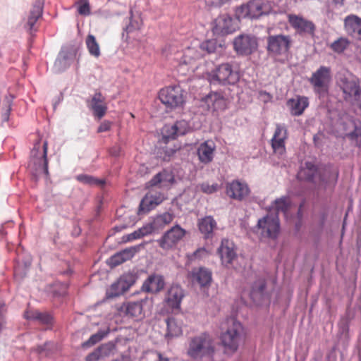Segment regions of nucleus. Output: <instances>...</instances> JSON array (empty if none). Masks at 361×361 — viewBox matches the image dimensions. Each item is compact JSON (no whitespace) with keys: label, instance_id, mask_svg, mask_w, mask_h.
Wrapping results in <instances>:
<instances>
[{"label":"nucleus","instance_id":"nucleus-1","mask_svg":"<svg viewBox=\"0 0 361 361\" xmlns=\"http://www.w3.org/2000/svg\"><path fill=\"white\" fill-rule=\"evenodd\" d=\"M292 39L290 35L283 34H269L266 37L267 55L275 61L284 63L288 59Z\"/></svg>","mask_w":361,"mask_h":361},{"label":"nucleus","instance_id":"nucleus-2","mask_svg":"<svg viewBox=\"0 0 361 361\" xmlns=\"http://www.w3.org/2000/svg\"><path fill=\"white\" fill-rule=\"evenodd\" d=\"M214 353L213 341L207 332L192 337L189 341L186 352L187 355L193 360H201L204 357L212 355Z\"/></svg>","mask_w":361,"mask_h":361},{"label":"nucleus","instance_id":"nucleus-3","mask_svg":"<svg viewBox=\"0 0 361 361\" xmlns=\"http://www.w3.org/2000/svg\"><path fill=\"white\" fill-rule=\"evenodd\" d=\"M228 326L221 336V341L226 352H235L243 339V327L235 318L227 320Z\"/></svg>","mask_w":361,"mask_h":361},{"label":"nucleus","instance_id":"nucleus-4","mask_svg":"<svg viewBox=\"0 0 361 361\" xmlns=\"http://www.w3.org/2000/svg\"><path fill=\"white\" fill-rule=\"evenodd\" d=\"M240 79L237 70L233 69L230 63H224L217 66L208 74V80L214 85H234Z\"/></svg>","mask_w":361,"mask_h":361},{"label":"nucleus","instance_id":"nucleus-5","mask_svg":"<svg viewBox=\"0 0 361 361\" xmlns=\"http://www.w3.org/2000/svg\"><path fill=\"white\" fill-rule=\"evenodd\" d=\"M269 6L264 0H250L235 9V16L238 20H256L269 13Z\"/></svg>","mask_w":361,"mask_h":361},{"label":"nucleus","instance_id":"nucleus-6","mask_svg":"<svg viewBox=\"0 0 361 361\" xmlns=\"http://www.w3.org/2000/svg\"><path fill=\"white\" fill-rule=\"evenodd\" d=\"M331 80V68L324 66H321L312 74L309 79L314 93L318 94L319 97H324L327 95Z\"/></svg>","mask_w":361,"mask_h":361},{"label":"nucleus","instance_id":"nucleus-7","mask_svg":"<svg viewBox=\"0 0 361 361\" xmlns=\"http://www.w3.org/2000/svg\"><path fill=\"white\" fill-rule=\"evenodd\" d=\"M233 50L238 55L249 56L258 48L257 38L250 34H240L233 41Z\"/></svg>","mask_w":361,"mask_h":361},{"label":"nucleus","instance_id":"nucleus-8","mask_svg":"<svg viewBox=\"0 0 361 361\" xmlns=\"http://www.w3.org/2000/svg\"><path fill=\"white\" fill-rule=\"evenodd\" d=\"M159 98L166 107L174 109L184 103L183 90L180 86H171L163 88L159 93Z\"/></svg>","mask_w":361,"mask_h":361},{"label":"nucleus","instance_id":"nucleus-9","mask_svg":"<svg viewBox=\"0 0 361 361\" xmlns=\"http://www.w3.org/2000/svg\"><path fill=\"white\" fill-rule=\"evenodd\" d=\"M136 279V276L132 273L122 275L106 290V297L113 298L123 294L135 283Z\"/></svg>","mask_w":361,"mask_h":361},{"label":"nucleus","instance_id":"nucleus-10","mask_svg":"<svg viewBox=\"0 0 361 361\" xmlns=\"http://www.w3.org/2000/svg\"><path fill=\"white\" fill-rule=\"evenodd\" d=\"M185 230L176 224L165 232L157 242L161 248L168 250L176 245L185 236Z\"/></svg>","mask_w":361,"mask_h":361},{"label":"nucleus","instance_id":"nucleus-11","mask_svg":"<svg viewBox=\"0 0 361 361\" xmlns=\"http://www.w3.org/2000/svg\"><path fill=\"white\" fill-rule=\"evenodd\" d=\"M257 227L262 228V233L267 237L276 239L278 237L280 224L277 215H266L257 221Z\"/></svg>","mask_w":361,"mask_h":361},{"label":"nucleus","instance_id":"nucleus-12","mask_svg":"<svg viewBox=\"0 0 361 361\" xmlns=\"http://www.w3.org/2000/svg\"><path fill=\"white\" fill-rule=\"evenodd\" d=\"M236 25L233 18L226 13L219 16L214 22L213 32L217 35H226L235 31Z\"/></svg>","mask_w":361,"mask_h":361},{"label":"nucleus","instance_id":"nucleus-13","mask_svg":"<svg viewBox=\"0 0 361 361\" xmlns=\"http://www.w3.org/2000/svg\"><path fill=\"white\" fill-rule=\"evenodd\" d=\"M188 278L193 285H197L201 288H208L212 283V273L204 267H195L189 272Z\"/></svg>","mask_w":361,"mask_h":361},{"label":"nucleus","instance_id":"nucleus-14","mask_svg":"<svg viewBox=\"0 0 361 361\" xmlns=\"http://www.w3.org/2000/svg\"><path fill=\"white\" fill-rule=\"evenodd\" d=\"M76 57V51L72 47H63L58 54L54 62L55 72L65 71L74 61Z\"/></svg>","mask_w":361,"mask_h":361},{"label":"nucleus","instance_id":"nucleus-15","mask_svg":"<svg viewBox=\"0 0 361 361\" xmlns=\"http://www.w3.org/2000/svg\"><path fill=\"white\" fill-rule=\"evenodd\" d=\"M226 192L230 198L242 201L249 195L250 190L245 182L234 180L226 184Z\"/></svg>","mask_w":361,"mask_h":361},{"label":"nucleus","instance_id":"nucleus-16","mask_svg":"<svg viewBox=\"0 0 361 361\" xmlns=\"http://www.w3.org/2000/svg\"><path fill=\"white\" fill-rule=\"evenodd\" d=\"M165 286V280L162 275L152 273L144 281L142 290L144 292L156 294L161 291Z\"/></svg>","mask_w":361,"mask_h":361},{"label":"nucleus","instance_id":"nucleus-17","mask_svg":"<svg viewBox=\"0 0 361 361\" xmlns=\"http://www.w3.org/2000/svg\"><path fill=\"white\" fill-rule=\"evenodd\" d=\"M87 107L92 111L94 116L101 119L107 111L105 97L101 92H95L91 99L87 100Z\"/></svg>","mask_w":361,"mask_h":361},{"label":"nucleus","instance_id":"nucleus-18","mask_svg":"<svg viewBox=\"0 0 361 361\" xmlns=\"http://www.w3.org/2000/svg\"><path fill=\"white\" fill-rule=\"evenodd\" d=\"M223 264H231L237 257L235 246L233 241L228 239H223L217 250Z\"/></svg>","mask_w":361,"mask_h":361},{"label":"nucleus","instance_id":"nucleus-19","mask_svg":"<svg viewBox=\"0 0 361 361\" xmlns=\"http://www.w3.org/2000/svg\"><path fill=\"white\" fill-rule=\"evenodd\" d=\"M288 21L297 33L300 35H313L314 32L315 26L312 21L295 15H290Z\"/></svg>","mask_w":361,"mask_h":361},{"label":"nucleus","instance_id":"nucleus-20","mask_svg":"<svg viewBox=\"0 0 361 361\" xmlns=\"http://www.w3.org/2000/svg\"><path fill=\"white\" fill-rule=\"evenodd\" d=\"M202 106H207L208 111H217L226 108V101L221 93L211 92L202 99Z\"/></svg>","mask_w":361,"mask_h":361},{"label":"nucleus","instance_id":"nucleus-21","mask_svg":"<svg viewBox=\"0 0 361 361\" xmlns=\"http://www.w3.org/2000/svg\"><path fill=\"white\" fill-rule=\"evenodd\" d=\"M287 138V130L281 124H277L274 134L271 140V147L275 153L283 155L286 152L285 140Z\"/></svg>","mask_w":361,"mask_h":361},{"label":"nucleus","instance_id":"nucleus-22","mask_svg":"<svg viewBox=\"0 0 361 361\" xmlns=\"http://www.w3.org/2000/svg\"><path fill=\"white\" fill-rule=\"evenodd\" d=\"M319 185L326 190L335 187L338 178V171L332 167H326L322 171L319 173Z\"/></svg>","mask_w":361,"mask_h":361},{"label":"nucleus","instance_id":"nucleus-23","mask_svg":"<svg viewBox=\"0 0 361 361\" xmlns=\"http://www.w3.org/2000/svg\"><path fill=\"white\" fill-rule=\"evenodd\" d=\"M340 87L345 95V99L351 100L354 102L358 95L360 87L355 79L344 78L341 79Z\"/></svg>","mask_w":361,"mask_h":361},{"label":"nucleus","instance_id":"nucleus-24","mask_svg":"<svg viewBox=\"0 0 361 361\" xmlns=\"http://www.w3.org/2000/svg\"><path fill=\"white\" fill-rule=\"evenodd\" d=\"M189 130V123L185 120H179L173 125L164 127V137L174 140L178 136L185 135Z\"/></svg>","mask_w":361,"mask_h":361},{"label":"nucleus","instance_id":"nucleus-25","mask_svg":"<svg viewBox=\"0 0 361 361\" xmlns=\"http://www.w3.org/2000/svg\"><path fill=\"white\" fill-rule=\"evenodd\" d=\"M216 145L212 140H207L202 142L197 147V154L199 161L208 164L213 161Z\"/></svg>","mask_w":361,"mask_h":361},{"label":"nucleus","instance_id":"nucleus-26","mask_svg":"<svg viewBox=\"0 0 361 361\" xmlns=\"http://www.w3.org/2000/svg\"><path fill=\"white\" fill-rule=\"evenodd\" d=\"M345 32L352 37L361 41V18L349 15L344 19Z\"/></svg>","mask_w":361,"mask_h":361},{"label":"nucleus","instance_id":"nucleus-27","mask_svg":"<svg viewBox=\"0 0 361 361\" xmlns=\"http://www.w3.org/2000/svg\"><path fill=\"white\" fill-rule=\"evenodd\" d=\"M149 302L147 297L137 301L128 302L124 304L121 307L126 316L130 318H141L142 314L143 306Z\"/></svg>","mask_w":361,"mask_h":361},{"label":"nucleus","instance_id":"nucleus-28","mask_svg":"<svg viewBox=\"0 0 361 361\" xmlns=\"http://www.w3.org/2000/svg\"><path fill=\"white\" fill-rule=\"evenodd\" d=\"M184 297V290L179 285H172L167 291L165 301L169 307L178 309Z\"/></svg>","mask_w":361,"mask_h":361},{"label":"nucleus","instance_id":"nucleus-29","mask_svg":"<svg viewBox=\"0 0 361 361\" xmlns=\"http://www.w3.org/2000/svg\"><path fill=\"white\" fill-rule=\"evenodd\" d=\"M287 106L290 109L292 116H299L302 115L309 106V99L305 96H296L295 98L289 99Z\"/></svg>","mask_w":361,"mask_h":361},{"label":"nucleus","instance_id":"nucleus-30","mask_svg":"<svg viewBox=\"0 0 361 361\" xmlns=\"http://www.w3.org/2000/svg\"><path fill=\"white\" fill-rule=\"evenodd\" d=\"M162 201L163 197L160 195L147 194L140 203L138 214L147 213L161 204Z\"/></svg>","mask_w":361,"mask_h":361},{"label":"nucleus","instance_id":"nucleus-31","mask_svg":"<svg viewBox=\"0 0 361 361\" xmlns=\"http://www.w3.org/2000/svg\"><path fill=\"white\" fill-rule=\"evenodd\" d=\"M216 228V222L212 216H207L198 221L199 231L206 239L213 237L214 230Z\"/></svg>","mask_w":361,"mask_h":361},{"label":"nucleus","instance_id":"nucleus-32","mask_svg":"<svg viewBox=\"0 0 361 361\" xmlns=\"http://www.w3.org/2000/svg\"><path fill=\"white\" fill-rule=\"evenodd\" d=\"M317 166L312 162L307 161L298 173V177L308 182L314 183L315 178L319 176Z\"/></svg>","mask_w":361,"mask_h":361},{"label":"nucleus","instance_id":"nucleus-33","mask_svg":"<svg viewBox=\"0 0 361 361\" xmlns=\"http://www.w3.org/2000/svg\"><path fill=\"white\" fill-rule=\"evenodd\" d=\"M267 283L264 279H258L252 285L250 297L256 303H259L264 294Z\"/></svg>","mask_w":361,"mask_h":361},{"label":"nucleus","instance_id":"nucleus-34","mask_svg":"<svg viewBox=\"0 0 361 361\" xmlns=\"http://www.w3.org/2000/svg\"><path fill=\"white\" fill-rule=\"evenodd\" d=\"M47 142H44L43 144V154L42 158L35 159L34 164L37 166L35 169L34 175L37 176L40 174L49 175L48 171V160L47 158Z\"/></svg>","mask_w":361,"mask_h":361},{"label":"nucleus","instance_id":"nucleus-35","mask_svg":"<svg viewBox=\"0 0 361 361\" xmlns=\"http://www.w3.org/2000/svg\"><path fill=\"white\" fill-rule=\"evenodd\" d=\"M43 11V4L38 1L33 5L27 22V27L29 30H32L37 21L42 17Z\"/></svg>","mask_w":361,"mask_h":361},{"label":"nucleus","instance_id":"nucleus-36","mask_svg":"<svg viewBox=\"0 0 361 361\" xmlns=\"http://www.w3.org/2000/svg\"><path fill=\"white\" fill-rule=\"evenodd\" d=\"M25 317L27 319L36 320L39 323L46 325H51L53 323L54 318L52 315L48 312H41L39 311L26 312Z\"/></svg>","mask_w":361,"mask_h":361},{"label":"nucleus","instance_id":"nucleus-37","mask_svg":"<svg viewBox=\"0 0 361 361\" xmlns=\"http://www.w3.org/2000/svg\"><path fill=\"white\" fill-rule=\"evenodd\" d=\"M167 331L165 337L168 340L177 337L182 334L181 326L178 324L176 319L173 317H169L166 319Z\"/></svg>","mask_w":361,"mask_h":361},{"label":"nucleus","instance_id":"nucleus-38","mask_svg":"<svg viewBox=\"0 0 361 361\" xmlns=\"http://www.w3.org/2000/svg\"><path fill=\"white\" fill-rule=\"evenodd\" d=\"M109 333V329H100L97 333L92 334L88 340L83 342L82 343V347L83 348H88L94 345L97 344L99 341H101L104 338H105Z\"/></svg>","mask_w":361,"mask_h":361},{"label":"nucleus","instance_id":"nucleus-39","mask_svg":"<svg viewBox=\"0 0 361 361\" xmlns=\"http://www.w3.org/2000/svg\"><path fill=\"white\" fill-rule=\"evenodd\" d=\"M85 44L90 54L98 58L101 55L100 47L94 35L89 34L85 39Z\"/></svg>","mask_w":361,"mask_h":361},{"label":"nucleus","instance_id":"nucleus-40","mask_svg":"<svg viewBox=\"0 0 361 361\" xmlns=\"http://www.w3.org/2000/svg\"><path fill=\"white\" fill-rule=\"evenodd\" d=\"M222 45L219 43L217 39H212L202 42L200 44V50L205 54H212L221 49Z\"/></svg>","mask_w":361,"mask_h":361},{"label":"nucleus","instance_id":"nucleus-41","mask_svg":"<svg viewBox=\"0 0 361 361\" xmlns=\"http://www.w3.org/2000/svg\"><path fill=\"white\" fill-rule=\"evenodd\" d=\"M107 345H102L95 348L92 353H89L86 358V361H98L99 359L108 355Z\"/></svg>","mask_w":361,"mask_h":361},{"label":"nucleus","instance_id":"nucleus-42","mask_svg":"<svg viewBox=\"0 0 361 361\" xmlns=\"http://www.w3.org/2000/svg\"><path fill=\"white\" fill-rule=\"evenodd\" d=\"M76 180L82 183L90 185H104L105 184L104 180L98 179L87 174H79L76 176Z\"/></svg>","mask_w":361,"mask_h":361},{"label":"nucleus","instance_id":"nucleus-43","mask_svg":"<svg viewBox=\"0 0 361 361\" xmlns=\"http://www.w3.org/2000/svg\"><path fill=\"white\" fill-rule=\"evenodd\" d=\"M276 210L279 212L286 213L290 207V200L288 196H282L274 202Z\"/></svg>","mask_w":361,"mask_h":361},{"label":"nucleus","instance_id":"nucleus-44","mask_svg":"<svg viewBox=\"0 0 361 361\" xmlns=\"http://www.w3.org/2000/svg\"><path fill=\"white\" fill-rule=\"evenodd\" d=\"M173 214L169 212H165L157 216L154 221V224L156 226H166L173 221Z\"/></svg>","mask_w":361,"mask_h":361},{"label":"nucleus","instance_id":"nucleus-45","mask_svg":"<svg viewBox=\"0 0 361 361\" xmlns=\"http://www.w3.org/2000/svg\"><path fill=\"white\" fill-rule=\"evenodd\" d=\"M348 41L344 38H339L331 44V48L337 53H342L347 48Z\"/></svg>","mask_w":361,"mask_h":361},{"label":"nucleus","instance_id":"nucleus-46","mask_svg":"<svg viewBox=\"0 0 361 361\" xmlns=\"http://www.w3.org/2000/svg\"><path fill=\"white\" fill-rule=\"evenodd\" d=\"M137 251L138 247H130L118 252V253L123 261L126 262L132 259Z\"/></svg>","mask_w":361,"mask_h":361},{"label":"nucleus","instance_id":"nucleus-47","mask_svg":"<svg viewBox=\"0 0 361 361\" xmlns=\"http://www.w3.org/2000/svg\"><path fill=\"white\" fill-rule=\"evenodd\" d=\"M78 12L82 16H89L91 13L88 0H81L78 6Z\"/></svg>","mask_w":361,"mask_h":361},{"label":"nucleus","instance_id":"nucleus-48","mask_svg":"<svg viewBox=\"0 0 361 361\" xmlns=\"http://www.w3.org/2000/svg\"><path fill=\"white\" fill-rule=\"evenodd\" d=\"M13 96L10 95L6 98V107L4 111L1 114V121L6 122L9 119L10 112L11 110V104L13 100Z\"/></svg>","mask_w":361,"mask_h":361},{"label":"nucleus","instance_id":"nucleus-49","mask_svg":"<svg viewBox=\"0 0 361 361\" xmlns=\"http://www.w3.org/2000/svg\"><path fill=\"white\" fill-rule=\"evenodd\" d=\"M174 59L177 60L180 64H190L192 62V59L189 58V55L187 54L185 49L182 52H178Z\"/></svg>","mask_w":361,"mask_h":361},{"label":"nucleus","instance_id":"nucleus-50","mask_svg":"<svg viewBox=\"0 0 361 361\" xmlns=\"http://www.w3.org/2000/svg\"><path fill=\"white\" fill-rule=\"evenodd\" d=\"M161 176V187L167 186L169 184L173 183L174 178L173 175L166 170H163L160 172Z\"/></svg>","mask_w":361,"mask_h":361},{"label":"nucleus","instance_id":"nucleus-51","mask_svg":"<svg viewBox=\"0 0 361 361\" xmlns=\"http://www.w3.org/2000/svg\"><path fill=\"white\" fill-rule=\"evenodd\" d=\"M123 262L124 261L118 252H116L113 256H111L108 261V264L111 267H116Z\"/></svg>","mask_w":361,"mask_h":361},{"label":"nucleus","instance_id":"nucleus-52","mask_svg":"<svg viewBox=\"0 0 361 361\" xmlns=\"http://www.w3.org/2000/svg\"><path fill=\"white\" fill-rule=\"evenodd\" d=\"M155 226H154V223L147 224L142 226L141 228H138V230L141 234V236L144 237L145 235L151 234L154 231Z\"/></svg>","mask_w":361,"mask_h":361},{"label":"nucleus","instance_id":"nucleus-53","mask_svg":"<svg viewBox=\"0 0 361 361\" xmlns=\"http://www.w3.org/2000/svg\"><path fill=\"white\" fill-rule=\"evenodd\" d=\"M185 51L187 54L189 55V58L191 59L192 61L201 58L202 56L203 55L195 47H187L185 49Z\"/></svg>","mask_w":361,"mask_h":361},{"label":"nucleus","instance_id":"nucleus-54","mask_svg":"<svg viewBox=\"0 0 361 361\" xmlns=\"http://www.w3.org/2000/svg\"><path fill=\"white\" fill-rule=\"evenodd\" d=\"M130 14L132 15V11H130ZM139 28V23L136 20H133L132 16H130V20L128 25L124 28V31L127 32V34L133 32L134 30Z\"/></svg>","mask_w":361,"mask_h":361},{"label":"nucleus","instance_id":"nucleus-55","mask_svg":"<svg viewBox=\"0 0 361 361\" xmlns=\"http://www.w3.org/2000/svg\"><path fill=\"white\" fill-rule=\"evenodd\" d=\"M219 188L218 184H213L212 185L209 184H203L202 185V190L207 194H212L216 192Z\"/></svg>","mask_w":361,"mask_h":361},{"label":"nucleus","instance_id":"nucleus-56","mask_svg":"<svg viewBox=\"0 0 361 361\" xmlns=\"http://www.w3.org/2000/svg\"><path fill=\"white\" fill-rule=\"evenodd\" d=\"M161 176L162 175L160 173V172H159L149 180V184L151 186H157L158 185H160L161 187Z\"/></svg>","mask_w":361,"mask_h":361},{"label":"nucleus","instance_id":"nucleus-57","mask_svg":"<svg viewBox=\"0 0 361 361\" xmlns=\"http://www.w3.org/2000/svg\"><path fill=\"white\" fill-rule=\"evenodd\" d=\"M111 127V122L108 121H103L99 126L97 129L98 133H103L109 131Z\"/></svg>","mask_w":361,"mask_h":361},{"label":"nucleus","instance_id":"nucleus-58","mask_svg":"<svg viewBox=\"0 0 361 361\" xmlns=\"http://www.w3.org/2000/svg\"><path fill=\"white\" fill-rule=\"evenodd\" d=\"M126 238V241H132L133 240L139 239L142 237L141 236V234L139 232V230L137 229L136 231H133V233L128 234Z\"/></svg>","mask_w":361,"mask_h":361},{"label":"nucleus","instance_id":"nucleus-59","mask_svg":"<svg viewBox=\"0 0 361 361\" xmlns=\"http://www.w3.org/2000/svg\"><path fill=\"white\" fill-rule=\"evenodd\" d=\"M205 254H207L205 248H199L193 252L192 257L194 259H198L202 257Z\"/></svg>","mask_w":361,"mask_h":361},{"label":"nucleus","instance_id":"nucleus-60","mask_svg":"<svg viewBox=\"0 0 361 361\" xmlns=\"http://www.w3.org/2000/svg\"><path fill=\"white\" fill-rule=\"evenodd\" d=\"M326 218H327V214L326 212H322L320 213L319 214V226L321 227H323L324 224H325V221L326 220Z\"/></svg>","mask_w":361,"mask_h":361},{"label":"nucleus","instance_id":"nucleus-61","mask_svg":"<svg viewBox=\"0 0 361 361\" xmlns=\"http://www.w3.org/2000/svg\"><path fill=\"white\" fill-rule=\"evenodd\" d=\"M48 345H49V343H45L43 345H38L35 348L36 352L39 353V354L44 353V351L47 350Z\"/></svg>","mask_w":361,"mask_h":361},{"label":"nucleus","instance_id":"nucleus-62","mask_svg":"<svg viewBox=\"0 0 361 361\" xmlns=\"http://www.w3.org/2000/svg\"><path fill=\"white\" fill-rule=\"evenodd\" d=\"M354 104L361 109V89L355 100L354 101Z\"/></svg>","mask_w":361,"mask_h":361},{"label":"nucleus","instance_id":"nucleus-63","mask_svg":"<svg viewBox=\"0 0 361 361\" xmlns=\"http://www.w3.org/2000/svg\"><path fill=\"white\" fill-rule=\"evenodd\" d=\"M356 246L358 249L361 248V232H360L357 235Z\"/></svg>","mask_w":361,"mask_h":361},{"label":"nucleus","instance_id":"nucleus-64","mask_svg":"<svg viewBox=\"0 0 361 361\" xmlns=\"http://www.w3.org/2000/svg\"><path fill=\"white\" fill-rule=\"evenodd\" d=\"M158 361H169V359L164 357L161 353H157Z\"/></svg>","mask_w":361,"mask_h":361}]
</instances>
